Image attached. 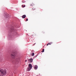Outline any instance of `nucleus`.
<instances>
[{
    "instance_id": "obj_9",
    "label": "nucleus",
    "mask_w": 76,
    "mask_h": 76,
    "mask_svg": "<svg viewBox=\"0 0 76 76\" xmlns=\"http://www.w3.org/2000/svg\"><path fill=\"white\" fill-rule=\"evenodd\" d=\"M51 44H53V43L52 42H51L50 43H49L47 45V46H48V45H51Z\"/></svg>"
},
{
    "instance_id": "obj_8",
    "label": "nucleus",
    "mask_w": 76,
    "mask_h": 76,
    "mask_svg": "<svg viewBox=\"0 0 76 76\" xmlns=\"http://www.w3.org/2000/svg\"><path fill=\"white\" fill-rule=\"evenodd\" d=\"M38 68V66L36 65L35 66H34V69H35V70H37V69Z\"/></svg>"
},
{
    "instance_id": "obj_3",
    "label": "nucleus",
    "mask_w": 76,
    "mask_h": 76,
    "mask_svg": "<svg viewBox=\"0 0 76 76\" xmlns=\"http://www.w3.org/2000/svg\"><path fill=\"white\" fill-rule=\"evenodd\" d=\"M32 64H28V67L27 69V71H30L31 70V69H32Z\"/></svg>"
},
{
    "instance_id": "obj_4",
    "label": "nucleus",
    "mask_w": 76,
    "mask_h": 76,
    "mask_svg": "<svg viewBox=\"0 0 76 76\" xmlns=\"http://www.w3.org/2000/svg\"><path fill=\"white\" fill-rule=\"evenodd\" d=\"M14 31L15 30H14V29L12 28L11 29L10 32V35H12L13 34H14V33H15Z\"/></svg>"
},
{
    "instance_id": "obj_18",
    "label": "nucleus",
    "mask_w": 76,
    "mask_h": 76,
    "mask_svg": "<svg viewBox=\"0 0 76 76\" xmlns=\"http://www.w3.org/2000/svg\"><path fill=\"white\" fill-rule=\"evenodd\" d=\"M42 32L43 33H45V32L44 31H42Z\"/></svg>"
},
{
    "instance_id": "obj_7",
    "label": "nucleus",
    "mask_w": 76,
    "mask_h": 76,
    "mask_svg": "<svg viewBox=\"0 0 76 76\" xmlns=\"http://www.w3.org/2000/svg\"><path fill=\"white\" fill-rule=\"evenodd\" d=\"M22 18L23 19H24L26 18V15H23Z\"/></svg>"
},
{
    "instance_id": "obj_10",
    "label": "nucleus",
    "mask_w": 76,
    "mask_h": 76,
    "mask_svg": "<svg viewBox=\"0 0 76 76\" xmlns=\"http://www.w3.org/2000/svg\"><path fill=\"white\" fill-rule=\"evenodd\" d=\"M34 5H35V4H34V3H32L31 4V6H34Z\"/></svg>"
},
{
    "instance_id": "obj_17",
    "label": "nucleus",
    "mask_w": 76,
    "mask_h": 76,
    "mask_svg": "<svg viewBox=\"0 0 76 76\" xmlns=\"http://www.w3.org/2000/svg\"><path fill=\"white\" fill-rule=\"evenodd\" d=\"M22 7H23V5H22Z\"/></svg>"
},
{
    "instance_id": "obj_6",
    "label": "nucleus",
    "mask_w": 76,
    "mask_h": 76,
    "mask_svg": "<svg viewBox=\"0 0 76 76\" xmlns=\"http://www.w3.org/2000/svg\"><path fill=\"white\" fill-rule=\"evenodd\" d=\"M5 17V18H8L9 17V14L7 13L6 14Z\"/></svg>"
},
{
    "instance_id": "obj_12",
    "label": "nucleus",
    "mask_w": 76,
    "mask_h": 76,
    "mask_svg": "<svg viewBox=\"0 0 76 76\" xmlns=\"http://www.w3.org/2000/svg\"><path fill=\"white\" fill-rule=\"evenodd\" d=\"M32 56H34V53H33L32 54Z\"/></svg>"
},
{
    "instance_id": "obj_1",
    "label": "nucleus",
    "mask_w": 76,
    "mask_h": 76,
    "mask_svg": "<svg viewBox=\"0 0 76 76\" xmlns=\"http://www.w3.org/2000/svg\"><path fill=\"white\" fill-rule=\"evenodd\" d=\"M11 57L15 59V61L16 63H18L19 61V58L18 57H16L15 54H12Z\"/></svg>"
},
{
    "instance_id": "obj_15",
    "label": "nucleus",
    "mask_w": 76,
    "mask_h": 76,
    "mask_svg": "<svg viewBox=\"0 0 76 76\" xmlns=\"http://www.w3.org/2000/svg\"><path fill=\"white\" fill-rule=\"evenodd\" d=\"M28 19H26V21H28Z\"/></svg>"
},
{
    "instance_id": "obj_13",
    "label": "nucleus",
    "mask_w": 76,
    "mask_h": 76,
    "mask_svg": "<svg viewBox=\"0 0 76 76\" xmlns=\"http://www.w3.org/2000/svg\"><path fill=\"white\" fill-rule=\"evenodd\" d=\"M22 3H25V1H24H24H22Z\"/></svg>"
},
{
    "instance_id": "obj_19",
    "label": "nucleus",
    "mask_w": 76,
    "mask_h": 76,
    "mask_svg": "<svg viewBox=\"0 0 76 76\" xmlns=\"http://www.w3.org/2000/svg\"><path fill=\"white\" fill-rule=\"evenodd\" d=\"M0 76H1V75H0Z\"/></svg>"
},
{
    "instance_id": "obj_11",
    "label": "nucleus",
    "mask_w": 76,
    "mask_h": 76,
    "mask_svg": "<svg viewBox=\"0 0 76 76\" xmlns=\"http://www.w3.org/2000/svg\"><path fill=\"white\" fill-rule=\"evenodd\" d=\"M42 53H43V52H44V49H42Z\"/></svg>"
},
{
    "instance_id": "obj_14",
    "label": "nucleus",
    "mask_w": 76,
    "mask_h": 76,
    "mask_svg": "<svg viewBox=\"0 0 76 76\" xmlns=\"http://www.w3.org/2000/svg\"><path fill=\"white\" fill-rule=\"evenodd\" d=\"M25 7V5H24V6L23 7Z\"/></svg>"
},
{
    "instance_id": "obj_16",
    "label": "nucleus",
    "mask_w": 76,
    "mask_h": 76,
    "mask_svg": "<svg viewBox=\"0 0 76 76\" xmlns=\"http://www.w3.org/2000/svg\"><path fill=\"white\" fill-rule=\"evenodd\" d=\"M25 61L26 62V61H27V60H25Z\"/></svg>"
},
{
    "instance_id": "obj_2",
    "label": "nucleus",
    "mask_w": 76,
    "mask_h": 76,
    "mask_svg": "<svg viewBox=\"0 0 76 76\" xmlns=\"http://www.w3.org/2000/svg\"><path fill=\"white\" fill-rule=\"evenodd\" d=\"M6 74V71L1 69H0V75L1 76H5Z\"/></svg>"
},
{
    "instance_id": "obj_5",
    "label": "nucleus",
    "mask_w": 76,
    "mask_h": 76,
    "mask_svg": "<svg viewBox=\"0 0 76 76\" xmlns=\"http://www.w3.org/2000/svg\"><path fill=\"white\" fill-rule=\"evenodd\" d=\"M33 61V59H32V58H31L28 60V62H29V63H32Z\"/></svg>"
}]
</instances>
